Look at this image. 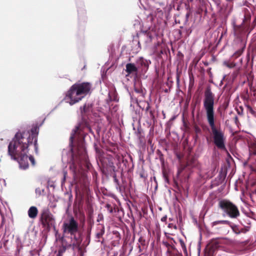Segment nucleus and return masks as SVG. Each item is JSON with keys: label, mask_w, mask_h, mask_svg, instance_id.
I'll list each match as a JSON object with an SVG mask.
<instances>
[{"label": "nucleus", "mask_w": 256, "mask_h": 256, "mask_svg": "<svg viewBox=\"0 0 256 256\" xmlns=\"http://www.w3.org/2000/svg\"><path fill=\"white\" fill-rule=\"evenodd\" d=\"M37 134L36 129L31 132L24 131L17 132L8 146V152L11 158L16 160L21 169L26 170L28 167V160L34 166L35 161L32 156H28V147L33 142L36 152H38Z\"/></svg>", "instance_id": "obj_1"}, {"label": "nucleus", "mask_w": 256, "mask_h": 256, "mask_svg": "<svg viewBox=\"0 0 256 256\" xmlns=\"http://www.w3.org/2000/svg\"><path fill=\"white\" fill-rule=\"evenodd\" d=\"M214 95L210 90H206L204 106L206 110L208 122L212 130L214 142L218 148L225 150L226 137L224 133L221 130L216 128L214 124Z\"/></svg>", "instance_id": "obj_2"}, {"label": "nucleus", "mask_w": 256, "mask_h": 256, "mask_svg": "<svg viewBox=\"0 0 256 256\" xmlns=\"http://www.w3.org/2000/svg\"><path fill=\"white\" fill-rule=\"evenodd\" d=\"M90 89V84L88 82L74 84L68 92L65 100L67 102L72 105L84 98Z\"/></svg>", "instance_id": "obj_3"}, {"label": "nucleus", "mask_w": 256, "mask_h": 256, "mask_svg": "<svg viewBox=\"0 0 256 256\" xmlns=\"http://www.w3.org/2000/svg\"><path fill=\"white\" fill-rule=\"evenodd\" d=\"M219 205L230 218H235L240 214L237 207L230 202L222 200L220 202Z\"/></svg>", "instance_id": "obj_4"}, {"label": "nucleus", "mask_w": 256, "mask_h": 256, "mask_svg": "<svg viewBox=\"0 0 256 256\" xmlns=\"http://www.w3.org/2000/svg\"><path fill=\"white\" fill-rule=\"evenodd\" d=\"M64 232L74 234L78 230V224L74 218H71L69 221L64 222L63 224Z\"/></svg>", "instance_id": "obj_5"}, {"label": "nucleus", "mask_w": 256, "mask_h": 256, "mask_svg": "<svg viewBox=\"0 0 256 256\" xmlns=\"http://www.w3.org/2000/svg\"><path fill=\"white\" fill-rule=\"evenodd\" d=\"M41 220L42 224L49 227L54 225V219L52 214L48 210H44L42 214Z\"/></svg>", "instance_id": "obj_6"}, {"label": "nucleus", "mask_w": 256, "mask_h": 256, "mask_svg": "<svg viewBox=\"0 0 256 256\" xmlns=\"http://www.w3.org/2000/svg\"><path fill=\"white\" fill-rule=\"evenodd\" d=\"M38 214V208L34 206H31L28 210V216L31 218H34Z\"/></svg>", "instance_id": "obj_7"}, {"label": "nucleus", "mask_w": 256, "mask_h": 256, "mask_svg": "<svg viewBox=\"0 0 256 256\" xmlns=\"http://www.w3.org/2000/svg\"><path fill=\"white\" fill-rule=\"evenodd\" d=\"M136 63L142 66H144V68H147L150 63V62L142 58H140L138 60Z\"/></svg>", "instance_id": "obj_8"}, {"label": "nucleus", "mask_w": 256, "mask_h": 256, "mask_svg": "<svg viewBox=\"0 0 256 256\" xmlns=\"http://www.w3.org/2000/svg\"><path fill=\"white\" fill-rule=\"evenodd\" d=\"M126 71L128 73L131 74L134 72H136L137 71V68L132 64H128L126 65Z\"/></svg>", "instance_id": "obj_9"}, {"label": "nucleus", "mask_w": 256, "mask_h": 256, "mask_svg": "<svg viewBox=\"0 0 256 256\" xmlns=\"http://www.w3.org/2000/svg\"><path fill=\"white\" fill-rule=\"evenodd\" d=\"M78 130V128H75L72 132L71 134V136L70 137V144H72L73 141L75 138V134H76V131Z\"/></svg>", "instance_id": "obj_10"}, {"label": "nucleus", "mask_w": 256, "mask_h": 256, "mask_svg": "<svg viewBox=\"0 0 256 256\" xmlns=\"http://www.w3.org/2000/svg\"><path fill=\"white\" fill-rule=\"evenodd\" d=\"M229 222L228 220H218L212 222V226H216L218 224H228Z\"/></svg>", "instance_id": "obj_11"}]
</instances>
